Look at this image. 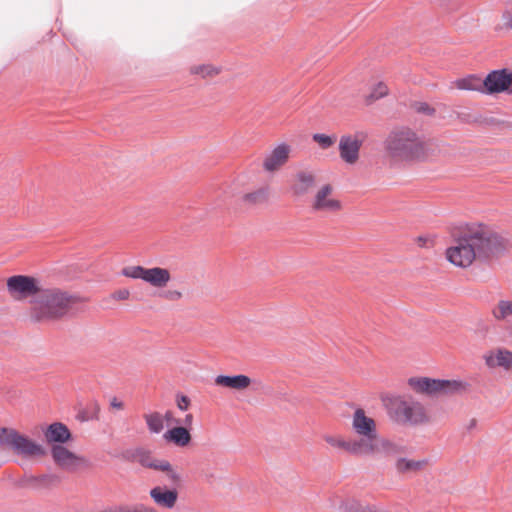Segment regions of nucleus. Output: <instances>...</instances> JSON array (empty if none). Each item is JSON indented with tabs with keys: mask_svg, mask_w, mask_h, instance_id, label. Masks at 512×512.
<instances>
[{
	"mask_svg": "<svg viewBox=\"0 0 512 512\" xmlns=\"http://www.w3.org/2000/svg\"><path fill=\"white\" fill-rule=\"evenodd\" d=\"M506 247L507 240L495 229L475 222L459 228L445 255L454 266L467 268L475 260H486L498 256Z\"/></svg>",
	"mask_w": 512,
	"mask_h": 512,
	"instance_id": "nucleus-1",
	"label": "nucleus"
},
{
	"mask_svg": "<svg viewBox=\"0 0 512 512\" xmlns=\"http://www.w3.org/2000/svg\"><path fill=\"white\" fill-rule=\"evenodd\" d=\"M383 151L390 163L447 161L453 157L450 144L436 139H423L417 132L401 127L389 132Z\"/></svg>",
	"mask_w": 512,
	"mask_h": 512,
	"instance_id": "nucleus-2",
	"label": "nucleus"
},
{
	"mask_svg": "<svg viewBox=\"0 0 512 512\" xmlns=\"http://www.w3.org/2000/svg\"><path fill=\"white\" fill-rule=\"evenodd\" d=\"M80 302V298L59 288L40 287L30 299L28 317L34 323H52L63 319Z\"/></svg>",
	"mask_w": 512,
	"mask_h": 512,
	"instance_id": "nucleus-3",
	"label": "nucleus"
},
{
	"mask_svg": "<svg viewBox=\"0 0 512 512\" xmlns=\"http://www.w3.org/2000/svg\"><path fill=\"white\" fill-rule=\"evenodd\" d=\"M0 447L27 460L40 459L47 454L45 447L41 443L13 428H0Z\"/></svg>",
	"mask_w": 512,
	"mask_h": 512,
	"instance_id": "nucleus-4",
	"label": "nucleus"
},
{
	"mask_svg": "<svg viewBox=\"0 0 512 512\" xmlns=\"http://www.w3.org/2000/svg\"><path fill=\"white\" fill-rule=\"evenodd\" d=\"M408 385L415 393L430 397L460 395L470 390V384L460 379L411 377Z\"/></svg>",
	"mask_w": 512,
	"mask_h": 512,
	"instance_id": "nucleus-5",
	"label": "nucleus"
},
{
	"mask_svg": "<svg viewBox=\"0 0 512 512\" xmlns=\"http://www.w3.org/2000/svg\"><path fill=\"white\" fill-rule=\"evenodd\" d=\"M387 406L390 416L397 423L418 425L429 421L425 406L411 397H393L389 399Z\"/></svg>",
	"mask_w": 512,
	"mask_h": 512,
	"instance_id": "nucleus-6",
	"label": "nucleus"
},
{
	"mask_svg": "<svg viewBox=\"0 0 512 512\" xmlns=\"http://www.w3.org/2000/svg\"><path fill=\"white\" fill-rule=\"evenodd\" d=\"M351 429L358 437L354 439L362 453L366 448L375 442L378 436L376 421L367 415L366 411L362 408H357L351 417Z\"/></svg>",
	"mask_w": 512,
	"mask_h": 512,
	"instance_id": "nucleus-7",
	"label": "nucleus"
},
{
	"mask_svg": "<svg viewBox=\"0 0 512 512\" xmlns=\"http://www.w3.org/2000/svg\"><path fill=\"white\" fill-rule=\"evenodd\" d=\"M121 275L131 279H141L152 287L165 288L171 280L170 271L162 267L145 268L140 265L122 268Z\"/></svg>",
	"mask_w": 512,
	"mask_h": 512,
	"instance_id": "nucleus-8",
	"label": "nucleus"
},
{
	"mask_svg": "<svg viewBox=\"0 0 512 512\" xmlns=\"http://www.w3.org/2000/svg\"><path fill=\"white\" fill-rule=\"evenodd\" d=\"M367 138L363 131L341 135L338 141V153L343 163L353 166L360 160V151Z\"/></svg>",
	"mask_w": 512,
	"mask_h": 512,
	"instance_id": "nucleus-9",
	"label": "nucleus"
},
{
	"mask_svg": "<svg viewBox=\"0 0 512 512\" xmlns=\"http://www.w3.org/2000/svg\"><path fill=\"white\" fill-rule=\"evenodd\" d=\"M6 288L9 296L15 301L33 298L38 293L39 281L27 275H14L7 279Z\"/></svg>",
	"mask_w": 512,
	"mask_h": 512,
	"instance_id": "nucleus-10",
	"label": "nucleus"
},
{
	"mask_svg": "<svg viewBox=\"0 0 512 512\" xmlns=\"http://www.w3.org/2000/svg\"><path fill=\"white\" fill-rule=\"evenodd\" d=\"M310 207L317 213L335 214L341 211L342 202L335 194L334 187L327 183L317 189L311 199Z\"/></svg>",
	"mask_w": 512,
	"mask_h": 512,
	"instance_id": "nucleus-11",
	"label": "nucleus"
},
{
	"mask_svg": "<svg viewBox=\"0 0 512 512\" xmlns=\"http://www.w3.org/2000/svg\"><path fill=\"white\" fill-rule=\"evenodd\" d=\"M51 456L56 466L67 472H76L88 466V460L85 457L74 453L64 445L52 446Z\"/></svg>",
	"mask_w": 512,
	"mask_h": 512,
	"instance_id": "nucleus-12",
	"label": "nucleus"
},
{
	"mask_svg": "<svg viewBox=\"0 0 512 512\" xmlns=\"http://www.w3.org/2000/svg\"><path fill=\"white\" fill-rule=\"evenodd\" d=\"M485 94L511 91L512 72L508 69L494 70L483 79Z\"/></svg>",
	"mask_w": 512,
	"mask_h": 512,
	"instance_id": "nucleus-13",
	"label": "nucleus"
},
{
	"mask_svg": "<svg viewBox=\"0 0 512 512\" xmlns=\"http://www.w3.org/2000/svg\"><path fill=\"white\" fill-rule=\"evenodd\" d=\"M483 361L489 369H502L505 372L512 371V351L497 347L483 354Z\"/></svg>",
	"mask_w": 512,
	"mask_h": 512,
	"instance_id": "nucleus-14",
	"label": "nucleus"
},
{
	"mask_svg": "<svg viewBox=\"0 0 512 512\" xmlns=\"http://www.w3.org/2000/svg\"><path fill=\"white\" fill-rule=\"evenodd\" d=\"M291 146L286 143L277 145L263 160V169L273 173L280 170L289 160Z\"/></svg>",
	"mask_w": 512,
	"mask_h": 512,
	"instance_id": "nucleus-15",
	"label": "nucleus"
},
{
	"mask_svg": "<svg viewBox=\"0 0 512 512\" xmlns=\"http://www.w3.org/2000/svg\"><path fill=\"white\" fill-rule=\"evenodd\" d=\"M317 184V176L313 171L300 170L295 173L291 191L295 196H303L307 194Z\"/></svg>",
	"mask_w": 512,
	"mask_h": 512,
	"instance_id": "nucleus-16",
	"label": "nucleus"
},
{
	"mask_svg": "<svg viewBox=\"0 0 512 512\" xmlns=\"http://www.w3.org/2000/svg\"><path fill=\"white\" fill-rule=\"evenodd\" d=\"M152 501L160 508L172 510L178 501V492L175 489L156 486L149 491Z\"/></svg>",
	"mask_w": 512,
	"mask_h": 512,
	"instance_id": "nucleus-17",
	"label": "nucleus"
},
{
	"mask_svg": "<svg viewBox=\"0 0 512 512\" xmlns=\"http://www.w3.org/2000/svg\"><path fill=\"white\" fill-rule=\"evenodd\" d=\"M45 441L51 447L54 445H63L71 440V432L66 425L55 422L43 430Z\"/></svg>",
	"mask_w": 512,
	"mask_h": 512,
	"instance_id": "nucleus-18",
	"label": "nucleus"
},
{
	"mask_svg": "<svg viewBox=\"0 0 512 512\" xmlns=\"http://www.w3.org/2000/svg\"><path fill=\"white\" fill-rule=\"evenodd\" d=\"M402 452V447L390 440L380 438L379 435L372 442L366 450L362 453V456H371L375 454H383L386 457L395 456Z\"/></svg>",
	"mask_w": 512,
	"mask_h": 512,
	"instance_id": "nucleus-19",
	"label": "nucleus"
},
{
	"mask_svg": "<svg viewBox=\"0 0 512 512\" xmlns=\"http://www.w3.org/2000/svg\"><path fill=\"white\" fill-rule=\"evenodd\" d=\"M163 439L179 448L188 447L192 442L190 430L184 426H175L163 434Z\"/></svg>",
	"mask_w": 512,
	"mask_h": 512,
	"instance_id": "nucleus-20",
	"label": "nucleus"
},
{
	"mask_svg": "<svg viewBox=\"0 0 512 512\" xmlns=\"http://www.w3.org/2000/svg\"><path fill=\"white\" fill-rule=\"evenodd\" d=\"M323 440L332 448L347 452L351 455L362 456V451L354 439H345L341 435L325 434Z\"/></svg>",
	"mask_w": 512,
	"mask_h": 512,
	"instance_id": "nucleus-21",
	"label": "nucleus"
},
{
	"mask_svg": "<svg viewBox=\"0 0 512 512\" xmlns=\"http://www.w3.org/2000/svg\"><path fill=\"white\" fill-rule=\"evenodd\" d=\"M251 382V379L243 374L234 376L219 375L215 378V384L217 386L226 387L237 391L247 389L251 385Z\"/></svg>",
	"mask_w": 512,
	"mask_h": 512,
	"instance_id": "nucleus-22",
	"label": "nucleus"
},
{
	"mask_svg": "<svg viewBox=\"0 0 512 512\" xmlns=\"http://www.w3.org/2000/svg\"><path fill=\"white\" fill-rule=\"evenodd\" d=\"M428 465L425 459L416 460L406 457H400L395 461V470L400 475H410L423 470Z\"/></svg>",
	"mask_w": 512,
	"mask_h": 512,
	"instance_id": "nucleus-23",
	"label": "nucleus"
},
{
	"mask_svg": "<svg viewBox=\"0 0 512 512\" xmlns=\"http://www.w3.org/2000/svg\"><path fill=\"white\" fill-rule=\"evenodd\" d=\"M451 87L453 89L462 91H474L484 93L483 79L475 74L467 75L465 77L454 80L453 82H451Z\"/></svg>",
	"mask_w": 512,
	"mask_h": 512,
	"instance_id": "nucleus-24",
	"label": "nucleus"
},
{
	"mask_svg": "<svg viewBox=\"0 0 512 512\" xmlns=\"http://www.w3.org/2000/svg\"><path fill=\"white\" fill-rule=\"evenodd\" d=\"M491 314L496 321L505 322L512 317V300H499L492 308Z\"/></svg>",
	"mask_w": 512,
	"mask_h": 512,
	"instance_id": "nucleus-25",
	"label": "nucleus"
},
{
	"mask_svg": "<svg viewBox=\"0 0 512 512\" xmlns=\"http://www.w3.org/2000/svg\"><path fill=\"white\" fill-rule=\"evenodd\" d=\"M269 199V189L267 187H261L254 191L245 193L241 197V201L244 205L255 206L267 202Z\"/></svg>",
	"mask_w": 512,
	"mask_h": 512,
	"instance_id": "nucleus-26",
	"label": "nucleus"
},
{
	"mask_svg": "<svg viewBox=\"0 0 512 512\" xmlns=\"http://www.w3.org/2000/svg\"><path fill=\"white\" fill-rule=\"evenodd\" d=\"M190 72L204 79L214 78L221 73V68L210 63L197 64L190 68Z\"/></svg>",
	"mask_w": 512,
	"mask_h": 512,
	"instance_id": "nucleus-27",
	"label": "nucleus"
},
{
	"mask_svg": "<svg viewBox=\"0 0 512 512\" xmlns=\"http://www.w3.org/2000/svg\"><path fill=\"white\" fill-rule=\"evenodd\" d=\"M148 430L159 434L164 429V417L159 412H150L143 415Z\"/></svg>",
	"mask_w": 512,
	"mask_h": 512,
	"instance_id": "nucleus-28",
	"label": "nucleus"
},
{
	"mask_svg": "<svg viewBox=\"0 0 512 512\" xmlns=\"http://www.w3.org/2000/svg\"><path fill=\"white\" fill-rule=\"evenodd\" d=\"M339 510L341 512H376V510L368 505H363L356 500L348 499L341 501Z\"/></svg>",
	"mask_w": 512,
	"mask_h": 512,
	"instance_id": "nucleus-29",
	"label": "nucleus"
},
{
	"mask_svg": "<svg viewBox=\"0 0 512 512\" xmlns=\"http://www.w3.org/2000/svg\"><path fill=\"white\" fill-rule=\"evenodd\" d=\"M388 92L389 89L387 85L384 82L379 81L371 87L370 93L365 97V102L367 105H370L374 101L385 97Z\"/></svg>",
	"mask_w": 512,
	"mask_h": 512,
	"instance_id": "nucleus-30",
	"label": "nucleus"
},
{
	"mask_svg": "<svg viewBox=\"0 0 512 512\" xmlns=\"http://www.w3.org/2000/svg\"><path fill=\"white\" fill-rule=\"evenodd\" d=\"M312 140L319 146V148L327 150L334 146L337 141V136L335 134L327 135L324 133H315L312 135Z\"/></svg>",
	"mask_w": 512,
	"mask_h": 512,
	"instance_id": "nucleus-31",
	"label": "nucleus"
},
{
	"mask_svg": "<svg viewBox=\"0 0 512 512\" xmlns=\"http://www.w3.org/2000/svg\"><path fill=\"white\" fill-rule=\"evenodd\" d=\"M50 479L51 477L48 475L29 476L22 481L21 485L24 487L38 488L46 484Z\"/></svg>",
	"mask_w": 512,
	"mask_h": 512,
	"instance_id": "nucleus-32",
	"label": "nucleus"
},
{
	"mask_svg": "<svg viewBox=\"0 0 512 512\" xmlns=\"http://www.w3.org/2000/svg\"><path fill=\"white\" fill-rule=\"evenodd\" d=\"M160 471L164 472L167 479L172 483H179L181 481L180 474L176 471V469L172 466V464L166 460L163 466H159Z\"/></svg>",
	"mask_w": 512,
	"mask_h": 512,
	"instance_id": "nucleus-33",
	"label": "nucleus"
},
{
	"mask_svg": "<svg viewBox=\"0 0 512 512\" xmlns=\"http://www.w3.org/2000/svg\"><path fill=\"white\" fill-rule=\"evenodd\" d=\"M128 510L129 512H160L156 508L145 504L128 505Z\"/></svg>",
	"mask_w": 512,
	"mask_h": 512,
	"instance_id": "nucleus-34",
	"label": "nucleus"
},
{
	"mask_svg": "<svg viewBox=\"0 0 512 512\" xmlns=\"http://www.w3.org/2000/svg\"><path fill=\"white\" fill-rule=\"evenodd\" d=\"M111 297L116 301H125L130 298V291L126 288L118 289L111 294Z\"/></svg>",
	"mask_w": 512,
	"mask_h": 512,
	"instance_id": "nucleus-35",
	"label": "nucleus"
},
{
	"mask_svg": "<svg viewBox=\"0 0 512 512\" xmlns=\"http://www.w3.org/2000/svg\"><path fill=\"white\" fill-rule=\"evenodd\" d=\"M165 462H166V460H161V459H147V460H143L142 464L145 467L160 471L159 466H163L165 464Z\"/></svg>",
	"mask_w": 512,
	"mask_h": 512,
	"instance_id": "nucleus-36",
	"label": "nucleus"
},
{
	"mask_svg": "<svg viewBox=\"0 0 512 512\" xmlns=\"http://www.w3.org/2000/svg\"><path fill=\"white\" fill-rule=\"evenodd\" d=\"M161 296L169 301H177L182 298V293L178 290H168L162 293Z\"/></svg>",
	"mask_w": 512,
	"mask_h": 512,
	"instance_id": "nucleus-37",
	"label": "nucleus"
},
{
	"mask_svg": "<svg viewBox=\"0 0 512 512\" xmlns=\"http://www.w3.org/2000/svg\"><path fill=\"white\" fill-rule=\"evenodd\" d=\"M190 406V400L187 396H180L177 398V407L181 410V411H186Z\"/></svg>",
	"mask_w": 512,
	"mask_h": 512,
	"instance_id": "nucleus-38",
	"label": "nucleus"
},
{
	"mask_svg": "<svg viewBox=\"0 0 512 512\" xmlns=\"http://www.w3.org/2000/svg\"><path fill=\"white\" fill-rule=\"evenodd\" d=\"M100 512H129L128 505H117L106 508Z\"/></svg>",
	"mask_w": 512,
	"mask_h": 512,
	"instance_id": "nucleus-39",
	"label": "nucleus"
},
{
	"mask_svg": "<svg viewBox=\"0 0 512 512\" xmlns=\"http://www.w3.org/2000/svg\"><path fill=\"white\" fill-rule=\"evenodd\" d=\"M415 241L419 247H429L432 244V241L430 239L423 236L417 237Z\"/></svg>",
	"mask_w": 512,
	"mask_h": 512,
	"instance_id": "nucleus-40",
	"label": "nucleus"
},
{
	"mask_svg": "<svg viewBox=\"0 0 512 512\" xmlns=\"http://www.w3.org/2000/svg\"><path fill=\"white\" fill-rule=\"evenodd\" d=\"M110 405L112 408L117 410H122L124 408L123 402L118 400L117 398H113L110 402Z\"/></svg>",
	"mask_w": 512,
	"mask_h": 512,
	"instance_id": "nucleus-41",
	"label": "nucleus"
},
{
	"mask_svg": "<svg viewBox=\"0 0 512 512\" xmlns=\"http://www.w3.org/2000/svg\"><path fill=\"white\" fill-rule=\"evenodd\" d=\"M420 111L426 113L427 115H433L435 113V109L430 107L428 104H422Z\"/></svg>",
	"mask_w": 512,
	"mask_h": 512,
	"instance_id": "nucleus-42",
	"label": "nucleus"
},
{
	"mask_svg": "<svg viewBox=\"0 0 512 512\" xmlns=\"http://www.w3.org/2000/svg\"><path fill=\"white\" fill-rule=\"evenodd\" d=\"M193 419H194V417H193V415H192V414H187V415L185 416V419H184V423H185V425H186V426H191V424H192V422H193Z\"/></svg>",
	"mask_w": 512,
	"mask_h": 512,
	"instance_id": "nucleus-43",
	"label": "nucleus"
},
{
	"mask_svg": "<svg viewBox=\"0 0 512 512\" xmlns=\"http://www.w3.org/2000/svg\"><path fill=\"white\" fill-rule=\"evenodd\" d=\"M507 25L512 28V12L507 15Z\"/></svg>",
	"mask_w": 512,
	"mask_h": 512,
	"instance_id": "nucleus-44",
	"label": "nucleus"
},
{
	"mask_svg": "<svg viewBox=\"0 0 512 512\" xmlns=\"http://www.w3.org/2000/svg\"><path fill=\"white\" fill-rule=\"evenodd\" d=\"M476 425V420L472 419L470 422V427H474Z\"/></svg>",
	"mask_w": 512,
	"mask_h": 512,
	"instance_id": "nucleus-45",
	"label": "nucleus"
},
{
	"mask_svg": "<svg viewBox=\"0 0 512 512\" xmlns=\"http://www.w3.org/2000/svg\"><path fill=\"white\" fill-rule=\"evenodd\" d=\"M170 416H171V412H169V411H168V412H166V414H165V416H164V417H165L166 419H169V418H170Z\"/></svg>",
	"mask_w": 512,
	"mask_h": 512,
	"instance_id": "nucleus-46",
	"label": "nucleus"
}]
</instances>
